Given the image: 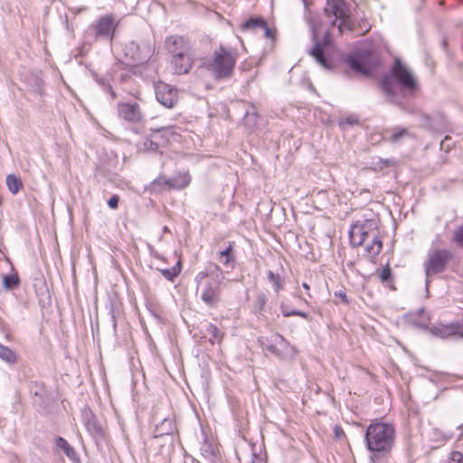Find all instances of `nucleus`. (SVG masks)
<instances>
[{"instance_id":"nucleus-16","label":"nucleus","mask_w":463,"mask_h":463,"mask_svg":"<svg viewBox=\"0 0 463 463\" xmlns=\"http://www.w3.org/2000/svg\"><path fill=\"white\" fill-rule=\"evenodd\" d=\"M118 116L131 123H138L142 119V112L137 103H119L118 106Z\"/></svg>"},{"instance_id":"nucleus-35","label":"nucleus","mask_w":463,"mask_h":463,"mask_svg":"<svg viewBox=\"0 0 463 463\" xmlns=\"http://www.w3.org/2000/svg\"><path fill=\"white\" fill-rule=\"evenodd\" d=\"M455 241L458 242V245L463 247V227L459 228L455 232Z\"/></svg>"},{"instance_id":"nucleus-24","label":"nucleus","mask_w":463,"mask_h":463,"mask_svg":"<svg viewBox=\"0 0 463 463\" xmlns=\"http://www.w3.org/2000/svg\"><path fill=\"white\" fill-rule=\"evenodd\" d=\"M232 246L230 244L224 250L220 252L219 260L223 265H229L234 261L233 257L231 256Z\"/></svg>"},{"instance_id":"nucleus-28","label":"nucleus","mask_w":463,"mask_h":463,"mask_svg":"<svg viewBox=\"0 0 463 463\" xmlns=\"http://www.w3.org/2000/svg\"><path fill=\"white\" fill-rule=\"evenodd\" d=\"M409 132L404 128H393L392 130L390 140L392 142L399 141L402 137L408 136Z\"/></svg>"},{"instance_id":"nucleus-40","label":"nucleus","mask_w":463,"mask_h":463,"mask_svg":"<svg viewBox=\"0 0 463 463\" xmlns=\"http://www.w3.org/2000/svg\"><path fill=\"white\" fill-rule=\"evenodd\" d=\"M338 296L343 299L344 302H347V297L345 293H339Z\"/></svg>"},{"instance_id":"nucleus-11","label":"nucleus","mask_w":463,"mask_h":463,"mask_svg":"<svg viewBox=\"0 0 463 463\" xmlns=\"http://www.w3.org/2000/svg\"><path fill=\"white\" fill-rule=\"evenodd\" d=\"M268 349L273 354H277L282 359L291 360L293 359L298 351L280 335L275 334L270 338V345Z\"/></svg>"},{"instance_id":"nucleus-14","label":"nucleus","mask_w":463,"mask_h":463,"mask_svg":"<svg viewBox=\"0 0 463 463\" xmlns=\"http://www.w3.org/2000/svg\"><path fill=\"white\" fill-rule=\"evenodd\" d=\"M156 97L165 108H173L177 102V92L170 85L159 82L156 86Z\"/></svg>"},{"instance_id":"nucleus-9","label":"nucleus","mask_w":463,"mask_h":463,"mask_svg":"<svg viewBox=\"0 0 463 463\" xmlns=\"http://www.w3.org/2000/svg\"><path fill=\"white\" fill-rule=\"evenodd\" d=\"M451 253L447 250H433L430 252L428 260L425 263V273L429 278L432 275L441 273L445 270Z\"/></svg>"},{"instance_id":"nucleus-37","label":"nucleus","mask_w":463,"mask_h":463,"mask_svg":"<svg viewBox=\"0 0 463 463\" xmlns=\"http://www.w3.org/2000/svg\"><path fill=\"white\" fill-rule=\"evenodd\" d=\"M118 201H119V198L118 195H113L109 198V200L108 201V205L111 208V209H116L118 205Z\"/></svg>"},{"instance_id":"nucleus-26","label":"nucleus","mask_w":463,"mask_h":463,"mask_svg":"<svg viewBox=\"0 0 463 463\" xmlns=\"http://www.w3.org/2000/svg\"><path fill=\"white\" fill-rule=\"evenodd\" d=\"M268 278L272 282L276 292H279L283 289V282L279 275H276L271 270L268 272Z\"/></svg>"},{"instance_id":"nucleus-20","label":"nucleus","mask_w":463,"mask_h":463,"mask_svg":"<svg viewBox=\"0 0 463 463\" xmlns=\"http://www.w3.org/2000/svg\"><path fill=\"white\" fill-rule=\"evenodd\" d=\"M6 185L9 189V191L15 194L18 193V191L22 188L23 184L19 177H17L14 175H8L6 176Z\"/></svg>"},{"instance_id":"nucleus-10","label":"nucleus","mask_w":463,"mask_h":463,"mask_svg":"<svg viewBox=\"0 0 463 463\" xmlns=\"http://www.w3.org/2000/svg\"><path fill=\"white\" fill-rule=\"evenodd\" d=\"M321 30L317 25H312V39L314 42V47L309 51V54L315 58L316 61L324 67L325 69H328L329 65L327 63L326 59L324 56L323 48L329 44V31L326 30L325 32L323 43H321L318 40L319 33Z\"/></svg>"},{"instance_id":"nucleus-15","label":"nucleus","mask_w":463,"mask_h":463,"mask_svg":"<svg viewBox=\"0 0 463 463\" xmlns=\"http://www.w3.org/2000/svg\"><path fill=\"white\" fill-rule=\"evenodd\" d=\"M429 331L431 335L439 338H447L454 335L463 337V324H437L431 326Z\"/></svg>"},{"instance_id":"nucleus-19","label":"nucleus","mask_w":463,"mask_h":463,"mask_svg":"<svg viewBox=\"0 0 463 463\" xmlns=\"http://www.w3.org/2000/svg\"><path fill=\"white\" fill-rule=\"evenodd\" d=\"M60 449L64 451L66 456L71 461V463H80V458L78 457L75 449L70 446V444L62 438L60 437Z\"/></svg>"},{"instance_id":"nucleus-18","label":"nucleus","mask_w":463,"mask_h":463,"mask_svg":"<svg viewBox=\"0 0 463 463\" xmlns=\"http://www.w3.org/2000/svg\"><path fill=\"white\" fill-rule=\"evenodd\" d=\"M175 430V423L172 419L165 418L160 424L155 427V437H163L169 435Z\"/></svg>"},{"instance_id":"nucleus-2","label":"nucleus","mask_w":463,"mask_h":463,"mask_svg":"<svg viewBox=\"0 0 463 463\" xmlns=\"http://www.w3.org/2000/svg\"><path fill=\"white\" fill-rule=\"evenodd\" d=\"M395 440V430L392 424L374 421L365 432L366 447L375 457L389 453Z\"/></svg>"},{"instance_id":"nucleus-22","label":"nucleus","mask_w":463,"mask_h":463,"mask_svg":"<svg viewBox=\"0 0 463 463\" xmlns=\"http://www.w3.org/2000/svg\"><path fill=\"white\" fill-rule=\"evenodd\" d=\"M206 333L210 336L211 343H221L222 334L215 325L210 324L206 328Z\"/></svg>"},{"instance_id":"nucleus-27","label":"nucleus","mask_w":463,"mask_h":463,"mask_svg":"<svg viewBox=\"0 0 463 463\" xmlns=\"http://www.w3.org/2000/svg\"><path fill=\"white\" fill-rule=\"evenodd\" d=\"M19 279L17 275H5L3 278V284L6 289L14 288L18 285Z\"/></svg>"},{"instance_id":"nucleus-5","label":"nucleus","mask_w":463,"mask_h":463,"mask_svg":"<svg viewBox=\"0 0 463 463\" xmlns=\"http://www.w3.org/2000/svg\"><path fill=\"white\" fill-rule=\"evenodd\" d=\"M325 14L331 19L332 26L335 25L337 19L340 20L338 24L339 33H343L345 30L353 31L354 29V23L350 16V8L344 0H327Z\"/></svg>"},{"instance_id":"nucleus-29","label":"nucleus","mask_w":463,"mask_h":463,"mask_svg":"<svg viewBox=\"0 0 463 463\" xmlns=\"http://www.w3.org/2000/svg\"><path fill=\"white\" fill-rule=\"evenodd\" d=\"M280 309H281V312L284 315V317L298 316V317H301L303 318H307V314L303 311H298V310L288 311V306L283 303L280 306Z\"/></svg>"},{"instance_id":"nucleus-41","label":"nucleus","mask_w":463,"mask_h":463,"mask_svg":"<svg viewBox=\"0 0 463 463\" xmlns=\"http://www.w3.org/2000/svg\"><path fill=\"white\" fill-rule=\"evenodd\" d=\"M302 287H303L306 290H307V291H309V289H310V287H309V285H308L307 282H304V283L302 284Z\"/></svg>"},{"instance_id":"nucleus-34","label":"nucleus","mask_w":463,"mask_h":463,"mask_svg":"<svg viewBox=\"0 0 463 463\" xmlns=\"http://www.w3.org/2000/svg\"><path fill=\"white\" fill-rule=\"evenodd\" d=\"M382 87H383V91L387 95H389V96L393 95V91L392 90L391 84H390V79L388 77H386L385 79L383 80Z\"/></svg>"},{"instance_id":"nucleus-21","label":"nucleus","mask_w":463,"mask_h":463,"mask_svg":"<svg viewBox=\"0 0 463 463\" xmlns=\"http://www.w3.org/2000/svg\"><path fill=\"white\" fill-rule=\"evenodd\" d=\"M265 24H266V22L262 18L256 17V18H250L248 21H246L243 24L242 27L245 30L257 31V30H260L264 26Z\"/></svg>"},{"instance_id":"nucleus-8","label":"nucleus","mask_w":463,"mask_h":463,"mask_svg":"<svg viewBox=\"0 0 463 463\" xmlns=\"http://www.w3.org/2000/svg\"><path fill=\"white\" fill-rule=\"evenodd\" d=\"M392 77L400 84L402 90L414 91L418 88V80L410 68L396 60L392 70Z\"/></svg>"},{"instance_id":"nucleus-17","label":"nucleus","mask_w":463,"mask_h":463,"mask_svg":"<svg viewBox=\"0 0 463 463\" xmlns=\"http://www.w3.org/2000/svg\"><path fill=\"white\" fill-rule=\"evenodd\" d=\"M82 420L87 430L92 435H98L101 433V427L99 425L96 416L90 409H84L82 411Z\"/></svg>"},{"instance_id":"nucleus-4","label":"nucleus","mask_w":463,"mask_h":463,"mask_svg":"<svg viewBox=\"0 0 463 463\" xmlns=\"http://www.w3.org/2000/svg\"><path fill=\"white\" fill-rule=\"evenodd\" d=\"M235 63V52L221 46L213 52L211 59L207 60L203 66L215 80H223L232 77Z\"/></svg>"},{"instance_id":"nucleus-12","label":"nucleus","mask_w":463,"mask_h":463,"mask_svg":"<svg viewBox=\"0 0 463 463\" xmlns=\"http://www.w3.org/2000/svg\"><path fill=\"white\" fill-rule=\"evenodd\" d=\"M117 26L118 23L115 22L113 15L106 14L101 16L91 28L95 32L96 38L112 39Z\"/></svg>"},{"instance_id":"nucleus-32","label":"nucleus","mask_w":463,"mask_h":463,"mask_svg":"<svg viewBox=\"0 0 463 463\" xmlns=\"http://www.w3.org/2000/svg\"><path fill=\"white\" fill-rule=\"evenodd\" d=\"M448 463H463V454L458 451H453Z\"/></svg>"},{"instance_id":"nucleus-23","label":"nucleus","mask_w":463,"mask_h":463,"mask_svg":"<svg viewBox=\"0 0 463 463\" xmlns=\"http://www.w3.org/2000/svg\"><path fill=\"white\" fill-rule=\"evenodd\" d=\"M0 359L7 363H14L16 355L11 349L0 345Z\"/></svg>"},{"instance_id":"nucleus-6","label":"nucleus","mask_w":463,"mask_h":463,"mask_svg":"<svg viewBox=\"0 0 463 463\" xmlns=\"http://www.w3.org/2000/svg\"><path fill=\"white\" fill-rule=\"evenodd\" d=\"M206 272H199L196 275L197 290L200 298L210 307H215L221 300V288L216 281L207 279Z\"/></svg>"},{"instance_id":"nucleus-38","label":"nucleus","mask_w":463,"mask_h":463,"mask_svg":"<svg viewBox=\"0 0 463 463\" xmlns=\"http://www.w3.org/2000/svg\"><path fill=\"white\" fill-rule=\"evenodd\" d=\"M335 433L337 437H340L342 434H344L343 430L338 426L335 428Z\"/></svg>"},{"instance_id":"nucleus-31","label":"nucleus","mask_w":463,"mask_h":463,"mask_svg":"<svg viewBox=\"0 0 463 463\" xmlns=\"http://www.w3.org/2000/svg\"><path fill=\"white\" fill-rule=\"evenodd\" d=\"M180 270H181L180 267H175L172 269H163L162 274L167 279L172 280L174 278H175L178 275Z\"/></svg>"},{"instance_id":"nucleus-43","label":"nucleus","mask_w":463,"mask_h":463,"mask_svg":"<svg viewBox=\"0 0 463 463\" xmlns=\"http://www.w3.org/2000/svg\"><path fill=\"white\" fill-rule=\"evenodd\" d=\"M369 30H370V26H368V27L364 30V33H366V32H368Z\"/></svg>"},{"instance_id":"nucleus-3","label":"nucleus","mask_w":463,"mask_h":463,"mask_svg":"<svg viewBox=\"0 0 463 463\" xmlns=\"http://www.w3.org/2000/svg\"><path fill=\"white\" fill-rule=\"evenodd\" d=\"M166 48L172 54V62L177 74L187 73L193 65L192 45L183 36L174 35L166 39Z\"/></svg>"},{"instance_id":"nucleus-13","label":"nucleus","mask_w":463,"mask_h":463,"mask_svg":"<svg viewBox=\"0 0 463 463\" xmlns=\"http://www.w3.org/2000/svg\"><path fill=\"white\" fill-rule=\"evenodd\" d=\"M191 183V176L188 173H180L173 178H166L160 176L153 182L154 188L156 186L164 187L168 189H183L189 185Z\"/></svg>"},{"instance_id":"nucleus-7","label":"nucleus","mask_w":463,"mask_h":463,"mask_svg":"<svg viewBox=\"0 0 463 463\" xmlns=\"http://www.w3.org/2000/svg\"><path fill=\"white\" fill-rule=\"evenodd\" d=\"M348 66L356 73L368 75L376 65V60L369 51H359L345 60Z\"/></svg>"},{"instance_id":"nucleus-33","label":"nucleus","mask_w":463,"mask_h":463,"mask_svg":"<svg viewBox=\"0 0 463 463\" xmlns=\"http://www.w3.org/2000/svg\"><path fill=\"white\" fill-rule=\"evenodd\" d=\"M263 32V35L271 41L275 38V31H273L271 28H269L267 25V23L264 24V26L260 29Z\"/></svg>"},{"instance_id":"nucleus-42","label":"nucleus","mask_w":463,"mask_h":463,"mask_svg":"<svg viewBox=\"0 0 463 463\" xmlns=\"http://www.w3.org/2000/svg\"><path fill=\"white\" fill-rule=\"evenodd\" d=\"M259 302H260V306L262 307L265 304V298L264 297H260L259 298Z\"/></svg>"},{"instance_id":"nucleus-39","label":"nucleus","mask_w":463,"mask_h":463,"mask_svg":"<svg viewBox=\"0 0 463 463\" xmlns=\"http://www.w3.org/2000/svg\"><path fill=\"white\" fill-rule=\"evenodd\" d=\"M161 131L165 132V134H174L172 128H164L161 129Z\"/></svg>"},{"instance_id":"nucleus-30","label":"nucleus","mask_w":463,"mask_h":463,"mask_svg":"<svg viewBox=\"0 0 463 463\" xmlns=\"http://www.w3.org/2000/svg\"><path fill=\"white\" fill-rule=\"evenodd\" d=\"M358 124V118L355 116H348L339 120V126L345 128V126H353Z\"/></svg>"},{"instance_id":"nucleus-25","label":"nucleus","mask_w":463,"mask_h":463,"mask_svg":"<svg viewBox=\"0 0 463 463\" xmlns=\"http://www.w3.org/2000/svg\"><path fill=\"white\" fill-rule=\"evenodd\" d=\"M379 277H380L381 281L383 284H386L388 287L393 288L392 287V271L388 265L381 270Z\"/></svg>"},{"instance_id":"nucleus-36","label":"nucleus","mask_w":463,"mask_h":463,"mask_svg":"<svg viewBox=\"0 0 463 463\" xmlns=\"http://www.w3.org/2000/svg\"><path fill=\"white\" fill-rule=\"evenodd\" d=\"M144 146H145V148H146L148 150H152V151H156L158 148L157 144L153 140H146L144 142Z\"/></svg>"},{"instance_id":"nucleus-1","label":"nucleus","mask_w":463,"mask_h":463,"mask_svg":"<svg viewBox=\"0 0 463 463\" xmlns=\"http://www.w3.org/2000/svg\"><path fill=\"white\" fill-rule=\"evenodd\" d=\"M349 236L352 245H364L367 256L371 259L376 257L382 250L383 243L378 237L376 223L373 220L356 222L352 225Z\"/></svg>"}]
</instances>
